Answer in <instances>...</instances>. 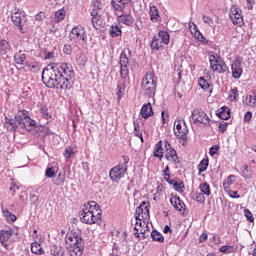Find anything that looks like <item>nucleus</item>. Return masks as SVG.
Here are the masks:
<instances>
[{"mask_svg": "<svg viewBox=\"0 0 256 256\" xmlns=\"http://www.w3.org/2000/svg\"><path fill=\"white\" fill-rule=\"evenodd\" d=\"M45 17H47L45 15V12H39L35 15V21H44L45 20Z\"/></svg>", "mask_w": 256, "mask_h": 256, "instance_id": "nucleus-61", "label": "nucleus"}, {"mask_svg": "<svg viewBox=\"0 0 256 256\" xmlns=\"http://www.w3.org/2000/svg\"><path fill=\"white\" fill-rule=\"evenodd\" d=\"M65 15H67V11L63 8L56 11L54 16L55 23H61L65 19Z\"/></svg>", "mask_w": 256, "mask_h": 256, "instance_id": "nucleus-32", "label": "nucleus"}, {"mask_svg": "<svg viewBox=\"0 0 256 256\" xmlns=\"http://www.w3.org/2000/svg\"><path fill=\"white\" fill-rule=\"evenodd\" d=\"M242 177H244V179H251L253 177V174L249 171L248 165L242 167Z\"/></svg>", "mask_w": 256, "mask_h": 256, "instance_id": "nucleus-47", "label": "nucleus"}, {"mask_svg": "<svg viewBox=\"0 0 256 256\" xmlns=\"http://www.w3.org/2000/svg\"><path fill=\"white\" fill-rule=\"evenodd\" d=\"M3 217L9 222V223H15L17 221V216L12 214L8 209H2Z\"/></svg>", "mask_w": 256, "mask_h": 256, "instance_id": "nucleus-35", "label": "nucleus"}, {"mask_svg": "<svg viewBox=\"0 0 256 256\" xmlns=\"http://www.w3.org/2000/svg\"><path fill=\"white\" fill-rule=\"evenodd\" d=\"M142 91L147 97H155V91L157 89V76L155 72L148 71L142 78Z\"/></svg>", "mask_w": 256, "mask_h": 256, "instance_id": "nucleus-6", "label": "nucleus"}, {"mask_svg": "<svg viewBox=\"0 0 256 256\" xmlns=\"http://www.w3.org/2000/svg\"><path fill=\"white\" fill-rule=\"evenodd\" d=\"M51 252L54 256H65V249L61 246L53 245Z\"/></svg>", "mask_w": 256, "mask_h": 256, "instance_id": "nucleus-39", "label": "nucleus"}, {"mask_svg": "<svg viewBox=\"0 0 256 256\" xmlns=\"http://www.w3.org/2000/svg\"><path fill=\"white\" fill-rule=\"evenodd\" d=\"M143 225H146V223H145V219H143V218H140V220L139 219H136V226H135V231H137L138 233H139V228L138 227H143Z\"/></svg>", "mask_w": 256, "mask_h": 256, "instance_id": "nucleus-54", "label": "nucleus"}, {"mask_svg": "<svg viewBox=\"0 0 256 256\" xmlns=\"http://www.w3.org/2000/svg\"><path fill=\"white\" fill-rule=\"evenodd\" d=\"M129 161H131L129 156L124 155L122 156V162L110 169L109 177L111 181L118 183L120 179H123V177L127 175V171L129 170Z\"/></svg>", "mask_w": 256, "mask_h": 256, "instance_id": "nucleus-5", "label": "nucleus"}, {"mask_svg": "<svg viewBox=\"0 0 256 256\" xmlns=\"http://www.w3.org/2000/svg\"><path fill=\"white\" fill-rule=\"evenodd\" d=\"M202 21H203V23H205L209 27H213V18H211L207 15H203L202 16Z\"/></svg>", "mask_w": 256, "mask_h": 256, "instance_id": "nucleus-52", "label": "nucleus"}, {"mask_svg": "<svg viewBox=\"0 0 256 256\" xmlns=\"http://www.w3.org/2000/svg\"><path fill=\"white\" fill-rule=\"evenodd\" d=\"M223 62V58L219 56V54L213 52L212 54H209V63L210 67H215V65H219V63Z\"/></svg>", "mask_w": 256, "mask_h": 256, "instance_id": "nucleus-28", "label": "nucleus"}, {"mask_svg": "<svg viewBox=\"0 0 256 256\" xmlns=\"http://www.w3.org/2000/svg\"><path fill=\"white\" fill-rule=\"evenodd\" d=\"M188 27L191 33L194 35L195 39H198L200 43H207V39L205 38V36H203L201 31H199V28L197 27V24H195V22H189Z\"/></svg>", "mask_w": 256, "mask_h": 256, "instance_id": "nucleus-17", "label": "nucleus"}, {"mask_svg": "<svg viewBox=\"0 0 256 256\" xmlns=\"http://www.w3.org/2000/svg\"><path fill=\"white\" fill-rule=\"evenodd\" d=\"M12 23L19 29L20 33H25L23 27H25V23H27V17L21 13L18 9H15L11 15Z\"/></svg>", "mask_w": 256, "mask_h": 256, "instance_id": "nucleus-10", "label": "nucleus"}, {"mask_svg": "<svg viewBox=\"0 0 256 256\" xmlns=\"http://www.w3.org/2000/svg\"><path fill=\"white\" fill-rule=\"evenodd\" d=\"M232 77L234 79H241L243 75V58L237 56L231 64Z\"/></svg>", "mask_w": 256, "mask_h": 256, "instance_id": "nucleus-12", "label": "nucleus"}, {"mask_svg": "<svg viewBox=\"0 0 256 256\" xmlns=\"http://www.w3.org/2000/svg\"><path fill=\"white\" fill-rule=\"evenodd\" d=\"M103 11V3L99 0L92 1V25L95 29H97V25H99V21L101 20V13Z\"/></svg>", "mask_w": 256, "mask_h": 256, "instance_id": "nucleus-9", "label": "nucleus"}, {"mask_svg": "<svg viewBox=\"0 0 256 256\" xmlns=\"http://www.w3.org/2000/svg\"><path fill=\"white\" fill-rule=\"evenodd\" d=\"M229 15L233 25H239V27L243 25V14H241V10H239V8L232 6L230 8Z\"/></svg>", "mask_w": 256, "mask_h": 256, "instance_id": "nucleus-14", "label": "nucleus"}, {"mask_svg": "<svg viewBox=\"0 0 256 256\" xmlns=\"http://www.w3.org/2000/svg\"><path fill=\"white\" fill-rule=\"evenodd\" d=\"M151 237L153 241H157V243H163L165 241V237H163V234L157 230H153L151 232Z\"/></svg>", "mask_w": 256, "mask_h": 256, "instance_id": "nucleus-38", "label": "nucleus"}, {"mask_svg": "<svg viewBox=\"0 0 256 256\" xmlns=\"http://www.w3.org/2000/svg\"><path fill=\"white\" fill-rule=\"evenodd\" d=\"M140 114L143 117V119H149V117L153 115V107L151 106V103L144 104L142 106Z\"/></svg>", "mask_w": 256, "mask_h": 256, "instance_id": "nucleus-24", "label": "nucleus"}, {"mask_svg": "<svg viewBox=\"0 0 256 256\" xmlns=\"http://www.w3.org/2000/svg\"><path fill=\"white\" fill-rule=\"evenodd\" d=\"M149 203L147 202H142L139 207L136 208V214H135V219H144L147 221L149 219Z\"/></svg>", "mask_w": 256, "mask_h": 256, "instance_id": "nucleus-13", "label": "nucleus"}, {"mask_svg": "<svg viewBox=\"0 0 256 256\" xmlns=\"http://www.w3.org/2000/svg\"><path fill=\"white\" fill-rule=\"evenodd\" d=\"M150 19L153 23H159L161 21V16L159 15V9L157 6L153 5L150 6Z\"/></svg>", "mask_w": 256, "mask_h": 256, "instance_id": "nucleus-25", "label": "nucleus"}, {"mask_svg": "<svg viewBox=\"0 0 256 256\" xmlns=\"http://www.w3.org/2000/svg\"><path fill=\"white\" fill-rule=\"evenodd\" d=\"M4 127H7L9 131H16L18 127L30 131L31 127H35V120L29 117V112H27V110H20L16 114L15 120H8L4 124Z\"/></svg>", "mask_w": 256, "mask_h": 256, "instance_id": "nucleus-2", "label": "nucleus"}, {"mask_svg": "<svg viewBox=\"0 0 256 256\" xmlns=\"http://www.w3.org/2000/svg\"><path fill=\"white\" fill-rule=\"evenodd\" d=\"M228 97H239V90L237 88H233L229 91Z\"/></svg>", "mask_w": 256, "mask_h": 256, "instance_id": "nucleus-62", "label": "nucleus"}, {"mask_svg": "<svg viewBox=\"0 0 256 256\" xmlns=\"http://www.w3.org/2000/svg\"><path fill=\"white\" fill-rule=\"evenodd\" d=\"M84 248L85 244L83 243L81 232L71 231L66 235V249L69 256L83 255Z\"/></svg>", "mask_w": 256, "mask_h": 256, "instance_id": "nucleus-3", "label": "nucleus"}, {"mask_svg": "<svg viewBox=\"0 0 256 256\" xmlns=\"http://www.w3.org/2000/svg\"><path fill=\"white\" fill-rule=\"evenodd\" d=\"M125 91H126L125 83L118 84L117 91H116L117 97H123L125 95Z\"/></svg>", "mask_w": 256, "mask_h": 256, "instance_id": "nucleus-46", "label": "nucleus"}, {"mask_svg": "<svg viewBox=\"0 0 256 256\" xmlns=\"http://www.w3.org/2000/svg\"><path fill=\"white\" fill-rule=\"evenodd\" d=\"M63 53L65 55H71V53H73V48L71 47V45L65 44L63 47Z\"/></svg>", "mask_w": 256, "mask_h": 256, "instance_id": "nucleus-58", "label": "nucleus"}, {"mask_svg": "<svg viewBox=\"0 0 256 256\" xmlns=\"http://www.w3.org/2000/svg\"><path fill=\"white\" fill-rule=\"evenodd\" d=\"M75 79V70L69 63H52L42 72V81L49 89H71Z\"/></svg>", "mask_w": 256, "mask_h": 256, "instance_id": "nucleus-1", "label": "nucleus"}, {"mask_svg": "<svg viewBox=\"0 0 256 256\" xmlns=\"http://www.w3.org/2000/svg\"><path fill=\"white\" fill-rule=\"evenodd\" d=\"M190 123H193L194 125H202L203 127H209L211 125V118H209L205 111L196 108L192 111Z\"/></svg>", "mask_w": 256, "mask_h": 256, "instance_id": "nucleus-7", "label": "nucleus"}, {"mask_svg": "<svg viewBox=\"0 0 256 256\" xmlns=\"http://www.w3.org/2000/svg\"><path fill=\"white\" fill-rule=\"evenodd\" d=\"M163 47V41L158 36H154L151 42L152 51H159Z\"/></svg>", "mask_w": 256, "mask_h": 256, "instance_id": "nucleus-30", "label": "nucleus"}, {"mask_svg": "<svg viewBox=\"0 0 256 256\" xmlns=\"http://www.w3.org/2000/svg\"><path fill=\"white\" fill-rule=\"evenodd\" d=\"M13 237V230H0V243L6 249H9V239Z\"/></svg>", "mask_w": 256, "mask_h": 256, "instance_id": "nucleus-18", "label": "nucleus"}, {"mask_svg": "<svg viewBox=\"0 0 256 256\" xmlns=\"http://www.w3.org/2000/svg\"><path fill=\"white\" fill-rule=\"evenodd\" d=\"M164 149H165V151H166V153H167V152H169V151H171V150H174L175 148H173V147L171 146V143H169V141L164 140Z\"/></svg>", "mask_w": 256, "mask_h": 256, "instance_id": "nucleus-63", "label": "nucleus"}, {"mask_svg": "<svg viewBox=\"0 0 256 256\" xmlns=\"http://www.w3.org/2000/svg\"><path fill=\"white\" fill-rule=\"evenodd\" d=\"M158 39H160V41H162L164 45H169V40H170L169 32L167 31L158 32Z\"/></svg>", "mask_w": 256, "mask_h": 256, "instance_id": "nucleus-37", "label": "nucleus"}, {"mask_svg": "<svg viewBox=\"0 0 256 256\" xmlns=\"http://www.w3.org/2000/svg\"><path fill=\"white\" fill-rule=\"evenodd\" d=\"M199 189L201 193H203L204 195H207V197L211 195V187L207 183L200 184Z\"/></svg>", "mask_w": 256, "mask_h": 256, "instance_id": "nucleus-43", "label": "nucleus"}, {"mask_svg": "<svg viewBox=\"0 0 256 256\" xmlns=\"http://www.w3.org/2000/svg\"><path fill=\"white\" fill-rule=\"evenodd\" d=\"M77 151H75V148L71 147V146H67L64 150V157L66 158V160L71 159V157H74V155H76Z\"/></svg>", "mask_w": 256, "mask_h": 256, "instance_id": "nucleus-40", "label": "nucleus"}, {"mask_svg": "<svg viewBox=\"0 0 256 256\" xmlns=\"http://www.w3.org/2000/svg\"><path fill=\"white\" fill-rule=\"evenodd\" d=\"M120 75L122 79H127L129 77V58L125 51H122L120 54Z\"/></svg>", "mask_w": 256, "mask_h": 256, "instance_id": "nucleus-11", "label": "nucleus"}, {"mask_svg": "<svg viewBox=\"0 0 256 256\" xmlns=\"http://www.w3.org/2000/svg\"><path fill=\"white\" fill-rule=\"evenodd\" d=\"M170 203L176 211H185V202H183L179 196H172L170 198Z\"/></svg>", "mask_w": 256, "mask_h": 256, "instance_id": "nucleus-19", "label": "nucleus"}, {"mask_svg": "<svg viewBox=\"0 0 256 256\" xmlns=\"http://www.w3.org/2000/svg\"><path fill=\"white\" fill-rule=\"evenodd\" d=\"M31 251L34 253V255H43V247H41V244L39 242H33L31 245Z\"/></svg>", "mask_w": 256, "mask_h": 256, "instance_id": "nucleus-36", "label": "nucleus"}, {"mask_svg": "<svg viewBox=\"0 0 256 256\" xmlns=\"http://www.w3.org/2000/svg\"><path fill=\"white\" fill-rule=\"evenodd\" d=\"M65 179H66L65 173L60 172L57 175V177L53 179V183L54 185H57V187H63V185H65Z\"/></svg>", "mask_w": 256, "mask_h": 256, "instance_id": "nucleus-31", "label": "nucleus"}, {"mask_svg": "<svg viewBox=\"0 0 256 256\" xmlns=\"http://www.w3.org/2000/svg\"><path fill=\"white\" fill-rule=\"evenodd\" d=\"M45 175H46V177H48V179L55 177V170L53 169V167L47 168Z\"/></svg>", "mask_w": 256, "mask_h": 256, "instance_id": "nucleus-55", "label": "nucleus"}, {"mask_svg": "<svg viewBox=\"0 0 256 256\" xmlns=\"http://www.w3.org/2000/svg\"><path fill=\"white\" fill-rule=\"evenodd\" d=\"M228 125H229V124H228L227 122L222 121V122L219 124V126H218V131H219L220 133H225V131H227Z\"/></svg>", "mask_w": 256, "mask_h": 256, "instance_id": "nucleus-53", "label": "nucleus"}, {"mask_svg": "<svg viewBox=\"0 0 256 256\" xmlns=\"http://www.w3.org/2000/svg\"><path fill=\"white\" fill-rule=\"evenodd\" d=\"M153 157L161 161L163 159V141H158L154 146Z\"/></svg>", "mask_w": 256, "mask_h": 256, "instance_id": "nucleus-23", "label": "nucleus"}, {"mask_svg": "<svg viewBox=\"0 0 256 256\" xmlns=\"http://www.w3.org/2000/svg\"><path fill=\"white\" fill-rule=\"evenodd\" d=\"M174 191H177V193H183V189H185V184L183 182H177L175 181L173 184Z\"/></svg>", "mask_w": 256, "mask_h": 256, "instance_id": "nucleus-48", "label": "nucleus"}, {"mask_svg": "<svg viewBox=\"0 0 256 256\" xmlns=\"http://www.w3.org/2000/svg\"><path fill=\"white\" fill-rule=\"evenodd\" d=\"M174 134L176 135L177 139H181V141H187V135L189 134L187 124H185V122H183V125L178 123L174 128Z\"/></svg>", "mask_w": 256, "mask_h": 256, "instance_id": "nucleus-16", "label": "nucleus"}, {"mask_svg": "<svg viewBox=\"0 0 256 256\" xmlns=\"http://www.w3.org/2000/svg\"><path fill=\"white\" fill-rule=\"evenodd\" d=\"M69 40L74 43H87V32L82 26H75L69 34Z\"/></svg>", "mask_w": 256, "mask_h": 256, "instance_id": "nucleus-8", "label": "nucleus"}, {"mask_svg": "<svg viewBox=\"0 0 256 256\" xmlns=\"http://www.w3.org/2000/svg\"><path fill=\"white\" fill-rule=\"evenodd\" d=\"M194 199L197 201V203H205V195H203V193H196Z\"/></svg>", "mask_w": 256, "mask_h": 256, "instance_id": "nucleus-56", "label": "nucleus"}, {"mask_svg": "<svg viewBox=\"0 0 256 256\" xmlns=\"http://www.w3.org/2000/svg\"><path fill=\"white\" fill-rule=\"evenodd\" d=\"M25 65L30 69V71H33V73H38V71H41V65H39L37 61H26Z\"/></svg>", "mask_w": 256, "mask_h": 256, "instance_id": "nucleus-33", "label": "nucleus"}, {"mask_svg": "<svg viewBox=\"0 0 256 256\" xmlns=\"http://www.w3.org/2000/svg\"><path fill=\"white\" fill-rule=\"evenodd\" d=\"M244 105H246L247 107H255L256 105V98L255 97H246L243 100Z\"/></svg>", "mask_w": 256, "mask_h": 256, "instance_id": "nucleus-45", "label": "nucleus"}, {"mask_svg": "<svg viewBox=\"0 0 256 256\" xmlns=\"http://www.w3.org/2000/svg\"><path fill=\"white\" fill-rule=\"evenodd\" d=\"M198 85L203 89V91H206V93H211L213 90L211 89V84L205 79L204 77L198 78Z\"/></svg>", "mask_w": 256, "mask_h": 256, "instance_id": "nucleus-29", "label": "nucleus"}, {"mask_svg": "<svg viewBox=\"0 0 256 256\" xmlns=\"http://www.w3.org/2000/svg\"><path fill=\"white\" fill-rule=\"evenodd\" d=\"M244 215L249 223H253V221H255V218H253V213H251L249 209H244Z\"/></svg>", "mask_w": 256, "mask_h": 256, "instance_id": "nucleus-51", "label": "nucleus"}, {"mask_svg": "<svg viewBox=\"0 0 256 256\" xmlns=\"http://www.w3.org/2000/svg\"><path fill=\"white\" fill-rule=\"evenodd\" d=\"M9 42L7 40H0V53L1 55H7V51H9Z\"/></svg>", "mask_w": 256, "mask_h": 256, "instance_id": "nucleus-42", "label": "nucleus"}, {"mask_svg": "<svg viewBox=\"0 0 256 256\" xmlns=\"http://www.w3.org/2000/svg\"><path fill=\"white\" fill-rule=\"evenodd\" d=\"M123 34V31H121L120 27L117 25H112L109 29V35L110 37H121Z\"/></svg>", "mask_w": 256, "mask_h": 256, "instance_id": "nucleus-34", "label": "nucleus"}, {"mask_svg": "<svg viewBox=\"0 0 256 256\" xmlns=\"http://www.w3.org/2000/svg\"><path fill=\"white\" fill-rule=\"evenodd\" d=\"M133 21V16L130 14L122 12V14L118 16V22L122 23L123 25H127L128 27H131V25H133Z\"/></svg>", "mask_w": 256, "mask_h": 256, "instance_id": "nucleus-22", "label": "nucleus"}, {"mask_svg": "<svg viewBox=\"0 0 256 256\" xmlns=\"http://www.w3.org/2000/svg\"><path fill=\"white\" fill-rule=\"evenodd\" d=\"M220 253H225L226 255H229V253H233L235 251V246H221L219 248Z\"/></svg>", "mask_w": 256, "mask_h": 256, "instance_id": "nucleus-44", "label": "nucleus"}, {"mask_svg": "<svg viewBox=\"0 0 256 256\" xmlns=\"http://www.w3.org/2000/svg\"><path fill=\"white\" fill-rule=\"evenodd\" d=\"M27 60V54L23 53V51L16 52L14 54V61L16 65H25V61Z\"/></svg>", "mask_w": 256, "mask_h": 256, "instance_id": "nucleus-26", "label": "nucleus"}, {"mask_svg": "<svg viewBox=\"0 0 256 256\" xmlns=\"http://www.w3.org/2000/svg\"><path fill=\"white\" fill-rule=\"evenodd\" d=\"M166 161L173 163L174 165H179V155H177V150H170L165 154Z\"/></svg>", "mask_w": 256, "mask_h": 256, "instance_id": "nucleus-21", "label": "nucleus"}, {"mask_svg": "<svg viewBox=\"0 0 256 256\" xmlns=\"http://www.w3.org/2000/svg\"><path fill=\"white\" fill-rule=\"evenodd\" d=\"M219 149H220L219 145L212 146L209 150V154L211 155V157H213L214 155H217Z\"/></svg>", "mask_w": 256, "mask_h": 256, "instance_id": "nucleus-59", "label": "nucleus"}, {"mask_svg": "<svg viewBox=\"0 0 256 256\" xmlns=\"http://www.w3.org/2000/svg\"><path fill=\"white\" fill-rule=\"evenodd\" d=\"M214 73H227L229 71V67H227V64H225V61H222V63L216 64L214 67H210Z\"/></svg>", "mask_w": 256, "mask_h": 256, "instance_id": "nucleus-27", "label": "nucleus"}, {"mask_svg": "<svg viewBox=\"0 0 256 256\" xmlns=\"http://www.w3.org/2000/svg\"><path fill=\"white\" fill-rule=\"evenodd\" d=\"M252 118L253 113L251 111L246 112L244 115V123H250Z\"/></svg>", "mask_w": 256, "mask_h": 256, "instance_id": "nucleus-60", "label": "nucleus"}, {"mask_svg": "<svg viewBox=\"0 0 256 256\" xmlns=\"http://www.w3.org/2000/svg\"><path fill=\"white\" fill-rule=\"evenodd\" d=\"M54 57V54L53 52H49L47 50L44 51V59L47 60V59H53Z\"/></svg>", "mask_w": 256, "mask_h": 256, "instance_id": "nucleus-64", "label": "nucleus"}, {"mask_svg": "<svg viewBox=\"0 0 256 256\" xmlns=\"http://www.w3.org/2000/svg\"><path fill=\"white\" fill-rule=\"evenodd\" d=\"M19 191V185H17L15 182H11L9 186V194L15 196V194Z\"/></svg>", "mask_w": 256, "mask_h": 256, "instance_id": "nucleus-49", "label": "nucleus"}, {"mask_svg": "<svg viewBox=\"0 0 256 256\" xmlns=\"http://www.w3.org/2000/svg\"><path fill=\"white\" fill-rule=\"evenodd\" d=\"M207 167H209V159L201 160L200 163L198 164L199 175L205 173V171H207Z\"/></svg>", "mask_w": 256, "mask_h": 256, "instance_id": "nucleus-41", "label": "nucleus"}, {"mask_svg": "<svg viewBox=\"0 0 256 256\" xmlns=\"http://www.w3.org/2000/svg\"><path fill=\"white\" fill-rule=\"evenodd\" d=\"M100 219L99 204L95 201L88 202L80 211V221L86 225H94Z\"/></svg>", "mask_w": 256, "mask_h": 256, "instance_id": "nucleus-4", "label": "nucleus"}, {"mask_svg": "<svg viewBox=\"0 0 256 256\" xmlns=\"http://www.w3.org/2000/svg\"><path fill=\"white\" fill-rule=\"evenodd\" d=\"M216 115L222 119V121H227V119H231V110L227 106H222L217 110Z\"/></svg>", "mask_w": 256, "mask_h": 256, "instance_id": "nucleus-20", "label": "nucleus"}, {"mask_svg": "<svg viewBox=\"0 0 256 256\" xmlns=\"http://www.w3.org/2000/svg\"><path fill=\"white\" fill-rule=\"evenodd\" d=\"M40 113L44 119H51V113H49V109H47V107L42 106L40 108Z\"/></svg>", "mask_w": 256, "mask_h": 256, "instance_id": "nucleus-50", "label": "nucleus"}, {"mask_svg": "<svg viewBox=\"0 0 256 256\" xmlns=\"http://www.w3.org/2000/svg\"><path fill=\"white\" fill-rule=\"evenodd\" d=\"M129 5H131V0H111V7L116 13H125Z\"/></svg>", "mask_w": 256, "mask_h": 256, "instance_id": "nucleus-15", "label": "nucleus"}, {"mask_svg": "<svg viewBox=\"0 0 256 256\" xmlns=\"http://www.w3.org/2000/svg\"><path fill=\"white\" fill-rule=\"evenodd\" d=\"M135 29L136 31H143V20H141V18L136 20Z\"/></svg>", "mask_w": 256, "mask_h": 256, "instance_id": "nucleus-57", "label": "nucleus"}]
</instances>
